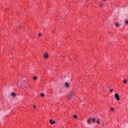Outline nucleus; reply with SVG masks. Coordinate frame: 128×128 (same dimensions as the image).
Instances as JSON below:
<instances>
[{"label": "nucleus", "mask_w": 128, "mask_h": 128, "mask_svg": "<svg viewBox=\"0 0 128 128\" xmlns=\"http://www.w3.org/2000/svg\"><path fill=\"white\" fill-rule=\"evenodd\" d=\"M23 82L24 78H22L20 80H18L17 86H18L20 88H22V90H26V86H23L22 84Z\"/></svg>", "instance_id": "f257e3e1"}, {"label": "nucleus", "mask_w": 128, "mask_h": 128, "mask_svg": "<svg viewBox=\"0 0 128 128\" xmlns=\"http://www.w3.org/2000/svg\"><path fill=\"white\" fill-rule=\"evenodd\" d=\"M96 120L95 118H90L88 120L87 122L88 124H90L91 122H92V124H96Z\"/></svg>", "instance_id": "f03ea898"}, {"label": "nucleus", "mask_w": 128, "mask_h": 128, "mask_svg": "<svg viewBox=\"0 0 128 128\" xmlns=\"http://www.w3.org/2000/svg\"><path fill=\"white\" fill-rule=\"evenodd\" d=\"M72 96H74V92L70 91L68 95V98L69 100H70V98H72Z\"/></svg>", "instance_id": "7ed1b4c3"}, {"label": "nucleus", "mask_w": 128, "mask_h": 128, "mask_svg": "<svg viewBox=\"0 0 128 128\" xmlns=\"http://www.w3.org/2000/svg\"><path fill=\"white\" fill-rule=\"evenodd\" d=\"M114 98L117 100H120V96L117 93L115 94Z\"/></svg>", "instance_id": "20e7f679"}, {"label": "nucleus", "mask_w": 128, "mask_h": 128, "mask_svg": "<svg viewBox=\"0 0 128 128\" xmlns=\"http://www.w3.org/2000/svg\"><path fill=\"white\" fill-rule=\"evenodd\" d=\"M50 122L51 124H56V121L53 120L52 119L50 120Z\"/></svg>", "instance_id": "39448f33"}, {"label": "nucleus", "mask_w": 128, "mask_h": 128, "mask_svg": "<svg viewBox=\"0 0 128 128\" xmlns=\"http://www.w3.org/2000/svg\"><path fill=\"white\" fill-rule=\"evenodd\" d=\"M64 86H65L66 88H70V84H68V82H65Z\"/></svg>", "instance_id": "423d86ee"}, {"label": "nucleus", "mask_w": 128, "mask_h": 128, "mask_svg": "<svg viewBox=\"0 0 128 128\" xmlns=\"http://www.w3.org/2000/svg\"><path fill=\"white\" fill-rule=\"evenodd\" d=\"M11 96H12V98H16V95L14 92H12L11 93Z\"/></svg>", "instance_id": "0eeeda50"}, {"label": "nucleus", "mask_w": 128, "mask_h": 128, "mask_svg": "<svg viewBox=\"0 0 128 128\" xmlns=\"http://www.w3.org/2000/svg\"><path fill=\"white\" fill-rule=\"evenodd\" d=\"M96 122L98 124H100V119H97L96 120Z\"/></svg>", "instance_id": "6e6552de"}, {"label": "nucleus", "mask_w": 128, "mask_h": 128, "mask_svg": "<svg viewBox=\"0 0 128 128\" xmlns=\"http://www.w3.org/2000/svg\"><path fill=\"white\" fill-rule=\"evenodd\" d=\"M44 56L45 58H48V54L46 53L44 54Z\"/></svg>", "instance_id": "1a4fd4ad"}, {"label": "nucleus", "mask_w": 128, "mask_h": 128, "mask_svg": "<svg viewBox=\"0 0 128 128\" xmlns=\"http://www.w3.org/2000/svg\"><path fill=\"white\" fill-rule=\"evenodd\" d=\"M110 110H111L112 112H114V108L112 107H111L110 108Z\"/></svg>", "instance_id": "9d476101"}, {"label": "nucleus", "mask_w": 128, "mask_h": 128, "mask_svg": "<svg viewBox=\"0 0 128 128\" xmlns=\"http://www.w3.org/2000/svg\"><path fill=\"white\" fill-rule=\"evenodd\" d=\"M116 28H118L120 26V24H118V23H116Z\"/></svg>", "instance_id": "9b49d317"}, {"label": "nucleus", "mask_w": 128, "mask_h": 128, "mask_svg": "<svg viewBox=\"0 0 128 128\" xmlns=\"http://www.w3.org/2000/svg\"><path fill=\"white\" fill-rule=\"evenodd\" d=\"M123 82H124V84H126V82H128V81L126 80H123Z\"/></svg>", "instance_id": "f8f14e48"}, {"label": "nucleus", "mask_w": 128, "mask_h": 128, "mask_svg": "<svg viewBox=\"0 0 128 128\" xmlns=\"http://www.w3.org/2000/svg\"><path fill=\"white\" fill-rule=\"evenodd\" d=\"M42 36V34L40 33V34H38V38H40V36Z\"/></svg>", "instance_id": "ddd939ff"}, {"label": "nucleus", "mask_w": 128, "mask_h": 128, "mask_svg": "<svg viewBox=\"0 0 128 128\" xmlns=\"http://www.w3.org/2000/svg\"><path fill=\"white\" fill-rule=\"evenodd\" d=\"M40 96L42 98H44V93H42L41 94Z\"/></svg>", "instance_id": "4468645a"}, {"label": "nucleus", "mask_w": 128, "mask_h": 128, "mask_svg": "<svg viewBox=\"0 0 128 128\" xmlns=\"http://www.w3.org/2000/svg\"><path fill=\"white\" fill-rule=\"evenodd\" d=\"M33 80H38V78H36V76L34 77Z\"/></svg>", "instance_id": "2eb2a0df"}, {"label": "nucleus", "mask_w": 128, "mask_h": 128, "mask_svg": "<svg viewBox=\"0 0 128 128\" xmlns=\"http://www.w3.org/2000/svg\"><path fill=\"white\" fill-rule=\"evenodd\" d=\"M74 118H78V115H74Z\"/></svg>", "instance_id": "dca6fc26"}, {"label": "nucleus", "mask_w": 128, "mask_h": 128, "mask_svg": "<svg viewBox=\"0 0 128 128\" xmlns=\"http://www.w3.org/2000/svg\"><path fill=\"white\" fill-rule=\"evenodd\" d=\"M125 22L126 24H128V20H126Z\"/></svg>", "instance_id": "f3484780"}, {"label": "nucleus", "mask_w": 128, "mask_h": 128, "mask_svg": "<svg viewBox=\"0 0 128 128\" xmlns=\"http://www.w3.org/2000/svg\"><path fill=\"white\" fill-rule=\"evenodd\" d=\"M114 90H112V89H110V92H112V91H113Z\"/></svg>", "instance_id": "a211bd4d"}, {"label": "nucleus", "mask_w": 128, "mask_h": 128, "mask_svg": "<svg viewBox=\"0 0 128 128\" xmlns=\"http://www.w3.org/2000/svg\"><path fill=\"white\" fill-rule=\"evenodd\" d=\"M33 108H36V106L34 105V106H33Z\"/></svg>", "instance_id": "6ab92c4d"}, {"label": "nucleus", "mask_w": 128, "mask_h": 128, "mask_svg": "<svg viewBox=\"0 0 128 128\" xmlns=\"http://www.w3.org/2000/svg\"><path fill=\"white\" fill-rule=\"evenodd\" d=\"M100 6H102V4H100Z\"/></svg>", "instance_id": "aec40b11"}, {"label": "nucleus", "mask_w": 128, "mask_h": 128, "mask_svg": "<svg viewBox=\"0 0 128 128\" xmlns=\"http://www.w3.org/2000/svg\"><path fill=\"white\" fill-rule=\"evenodd\" d=\"M104 0V2H106V0Z\"/></svg>", "instance_id": "412c9836"}]
</instances>
